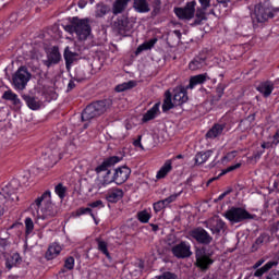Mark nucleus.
I'll use <instances>...</instances> for the list:
<instances>
[{
  "mask_svg": "<svg viewBox=\"0 0 279 279\" xmlns=\"http://www.w3.org/2000/svg\"><path fill=\"white\" fill-rule=\"evenodd\" d=\"M33 217L36 219H45L46 217H56L58 209L56 205L51 203V192L46 191L41 196L35 199V203L31 205Z\"/></svg>",
  "mask_w": 279,
  "mask_h": 279,
  "instance_id": "1",
  "label": "nucleus"
},
{
  "mask_svg": "<svg viewBox=\"0 0 279 279\" xmlns=\"http://www.w3.org/2000/svg\"><path fill=\"white\" fill-rule=\"evenodd\" d=\"M21 183L19 180L13 179L9 184L2 187L0 192V217L3 216V213L14 204L19 202L16 191H19Z\"/></svg>",
  "mask_w": 279,
  "mask_h": 279,
  "instance_id": "2",
  "label": "nucleus"
},
{
  "mask_svg": "<svg viewBox=\"0 0 279 279\" xmlns=\"http://www.w3.org/2000/svg\"><path fill=\"white\" fill-rule=\"evenodd\" d=\"M279 12V8H271L268 3L255 4L251 11V19L254 27L267 23L269 19H274L276 13Z\"/></svg>",
  "mask_w": 279,
  "mask_h": 279,
  "instance_id": "3",
  "label": "nucleus"
},
{
  "mask_svg": "<svg viewBox=\"0 0 279 279\" xmlns=\"http://www.w3.org/2000/svg\"><path fill=\"white\" fill-rule=\"evenodd\" d=\"M186 90H189L186 87H175L173 89V101L171 100V92L167 90L162 104L163 112H168V110H171L174 106H182V104H186L189 101V94Z\"/></svg>",
  "mask_w": 279,
  "mask_h": 279,
  "instance_id": "4",
  "label": "nucleus"
},
{
  "mask_svg": "<svg viewBox=\"0 0 279 279\" xmlns=\"http://www.w3.org/2000/svg\"><path fill=\"white\" fill-rule=\"evenodd\" d=\"M110 106L106 100H99L88 105L84 111L82 112L81 119L82 121H93V119H97V117H101Z\"/></svg>",
  "mask_w": 279,
  "mask_h": 279,
  "instance_id": "5",
  "label": "nucleus"
},
{
  "mask_svg": "<svg viewBox=\"0 0 279 279\" xmlns=\"http://www.w3.org/2000/svg\"><path fill=\"white\" fill-rule=\"evenodd\" d=\"M65 32L69 34H76L78 40H86L90 36V25L87 20L73 19L72 24L65 26Z\"/></svg>",
  "mask_w": 279,
  "mask_h": 279,
  "instance_id": "6",
  "label": "nucleus"
},
{
  "mask_svg": "<svg viewBox=\"0 0 279 279\" xmlns=\"http://www.w3.org/2000/svg\"><path fill=\"white\" fill-rule=\"evenodd\" d=\"M223 217L231 221L232 223H241V221H245V219H254L252 214H248L247 210L241 207H232L228 209Z\"/></svg>",
  "mask_w": 279,
  "mask_h": 279,
  "instance_id": "7",
  "label": "nucleus"
},
{
  "mask_svg": "<svg viewBox=\"0 0 279 279\" xmlns=\"http://www.w3.org/2000/svg\"><path fill=\"white\" fill-rule=\"evenodd\" d=\"M205 226L216 236H220L222 232H226V222L219 216H214L205 221Z\"/></svg>",
  "mask_w": 279,
  "mask_h": 279,
  "instance_id": "8",
  "label": "nucleus"
},
{
  "mask_svg": "<svg viewBox=\"0 0 279 279\" xmlns=\"http://www.w3.org/2000/svg\"><path fill=\"white\" fill-rule=\"evenodd\" d=\"M195 5H197L195 1L187 2L184 8H175L174 14L178 19H181V21H191V19L195 16Z\"/></svg>",
  "mask_w": 279,
  "mask_h": 279,
  "instance_id": "9",
  "label": "nucleus"
},
{
  "mask_svg": "<svg viewBox=\"0 0 279 279\" xmlns=\"http://www.w3.org/2000/svg\"><path fill=\"white\" fill-rule=\"evenodd\" d=\"M190 236L197 241V243H201L202 245H210L213 243V238L208 231H206L204 228L198 227L190 231Z\"/></svg>",
  "mask_w": 279,
  "mask_h": 279,
  "instance_id": "10",
  "label": "nucleus"
},
{
  "mask_svg": "<svg viewBox=\"0 0 279 279\" xmlns=\"http://www.w3.org/2000/svg\"><path fill=\"white\" fill-rule=\"evenodd\" d=\"M29 80H32V74H29V72L17 71L13 74V86L16 90H25Z\"/></svg>",
  "mask_w": 279,
  "mask_h": 279,
  "instance_id": "11",
  "label": "nucleus"
},
{
  "mask_svg": "<svg viewBox=\"0 0 279 279\" xmlns=\"http://www.w3.org/2000/svg\"><path fill=\"white\" fill-rule=\"evenodd\" d=\"M171 252L175 258H190L193 256L191 252V244L189 242H181L171 248Z\"/></svg>",
  "mask_w": 279,
  "mask_h": 279,
  "instance_id": "12",
  "label": "nucleus"
},
{
  "mask_svg": "<svg viewBox=\"0 0 279 279\" xmlns=\"http://www.w3.org/2000/svg\"><path fill=\"white\" fill-rule=\"evenodd\" d=\"M2 99H4V101H10L15 112L21 111V108H23V101H21V98H19V95L12 92V89L5 90L2 95Z\"/></svg>",
  "mask_w": 279,
  "mask_h": 279,
  "instance_id": "13",
  "label": "nucleus"
},
{
  "mask_svg": "<svg viewBox=\"0 0 279 279\" xmlns=\"http://www.w3.org/2000/svg\"><path fill=\"white\" fill-rule=\"evenodd\" d=\"M132 173V170L128 168L126 166L119 167L114 170L112 182H116L117 184H123L130 178V174Z\"/></svg>",
  "mask_w": 279,
  "mask_h": 279,
  "instance_id": "14",
  "label": "nucleus"
},
{
  "mask_svg": "<svg viewBox=\"0 0 279 279\" xmlns=\"http://www.w3.org/2000/svg\"><path fill=\"white\" fill-rule=\"evenodd\" d=\"M60 158H62L60 150L58 148H53L52 150H48L46 154H44V165H46L48 168L53 167L58 163Z\"/></svg>",
  "mask_w": 279,
  "mask_h": 279,
  "instance_id": "15",
  "label": "nucleus"
},
{
  "mask_svg": "<svg viewBox=\"0 0 279 279\" xmlns=\"http://www.w3.org/2000/svg\"><path fill=\"white\" fill-rule=\"evenodd\" d=\"M114 27L118 28L120 34H125V32H130L134 27V22L125 16H121L114 22Z\"/></svg>",
  "mask_w": 279,
  "mask_h": 279,
  "instance_id": "16",
  "label": "nucleus"
},
{
  "mask_svg": "<svg viewBox=\"0 0 279 279\" xmlns=\"http://www.w3.org/2000/svg\"><path fill=\"white\" fill-rule=\"evenodd\" d=\"M123 160V157L119 156H112L102 161L100 166L96 168L97 173H101V171H108L109 167H114V165L121 162Z\"/></svg>",
  "mask_w": 279,
  "mask_h": 279,
  "instance_id": "17",
  "label": "nucleus"
},
{
  "mask_svg": "<svg viewBox=\"0 0 279 279\" xmlns=\"http://www.w3.org/2000/svg\"><path fill=\"white\" fill-rule=\"evenodd\" d=\"M22 99L25 101L29 110H40V108H43V101H40L36 96L23 95Z\"/></svg>",
  "mask_w": 279,
  "mask_h": 279,
  "instance_id": "18",
  "label": "nucleus"
},
{
  "mask_svg": "<svg viewBox=\"0 0 279 279\" xmlns=\"http://www.w3.org/2000/svg\"><path fill=\"white\" fill-rule=\"evenodd\" d=\"M274 88H275L274 82L264 81L257 85L256 90H258V93H260L263 97L267 98L271 95V93H274Z\"/></svg>",
  "mask_w": 279,
  "mask_h": 279,
  "instance_id": "19",
  "label": "nucleus"
},
{
  "mask_svg": "<svg viewBox=\"0 0 279 279\" xmlns=\"http://www.w3.org/2000/svg\"><path fill=\"white\" fill-rule=\"evenodd\" d=\"M78 58H80V52H74L69 47L65 48L64 60H65V65L68 70L71 69V65L73 64V62H75V60H77Z\"/></svg>",
  "mask_w": 279,
  "mask_h": 279,
  "instance_id": "20",
  "label": "nucleus"
},
{
  "mask_svg": "<svg viewBox=\"0 0 279 279\" xmlns=\"http://www.w3.org/2000/svg\"><path fill=\"white\" fill-rule=\"evenodd\" d=\"M123 198V190L121 189H111L107 193V201L111 204H117L119 199Z\"/></svg>",
  "mask_w": 279,
  "mask_h": 279,
  "instance_id": "21",
  "label": "nucleus"
},
{
  "mask_svg": "<svg viewBox=\"0 0 279 279\" xmlns=\"http://www.w3.org/2000/svg\"><path fill=\"white\" fill-rule=\"evenodd\" d=\"M160 113V105L155 104L153 108H150L144 116L142 121L144 123H147V121H153V119H156L158 114Z\"/></svg>",
  "mask_w": 279,
  "mask_h": 279,
  "instance_id": "22",
  "label": "nucleus"
},
{
  "mask_svg": "<svg viewBox=\"0 0 279 279\" xmlns=\"http://www.w3.org/2000/svg\"><path fill=\"white\" fill-rule=\"evenodd\" d=\"M60 252H62V246L58 243H52L46 252V258L48 260H53V258L60 255Z\"/></svg>",
  "mask_w": 279,
  "mask_h": 279,
  "instance_id": "23",
  "label": "nucleus"
},
{
  "mask_svg": "<svg viewBox=\"0 0 279 279\" xmlns=\"http://www.w3.org/2000/svg\"><path fill=\"white\" fill-rule=\"evenodd\" d=\"M133 8L136 12H140L141 14H145L147 12H150L151 10L147 0H134Z\"/></svg>",
  "mask_w": 279,
  "mask_h": 279,
  "instance_id": "24",
  "label": "nucleus"
},
{
  "mask_svg": "<svg viewBox=\"0 0 279 279\" xmlns=\"http://www.w3.org/2000/svg\"><path fill=\"white\" fill-rule=\"evenodd\" d=\"M60 62V51L58 48L53 47L48 53V60L44 62L46 66H51V64H58Z\"/></svg>",
  "mask_w": 279,
  "mask_h": 279,
  "instance_id": "25",
  "label": "nucleus"
},
{
  "mask_svg": "<svg viewBox=\"0 0 279 279\" xmlns=\"http://www.w3.org/2000/svg\"><path fill=\"white\" fill-rule=\"evenodd\" d=\"M207 80H209L207 73L192 76L190 80V84L186 86V88L193 89L195 88V86H197V84H204V82H206Z\"/></svg>",
  "mask_w": 279,
  "mask_h": 279,
  "instance_id": "26",
  "label": "nucleus"
},
{
  "mask_svg": "<svg viewBox=\"0 0 279 279\" xmlns=\"http://www.w3.org/2000/svg\"><path fill=\"white\" fill-rule=\"evenodd\" d=\"M223 124H215L207 133L206 138H217V136H221L225 130Z\"/></svg>",
  "mask_w": 279,
  "mask_h": 279,
  "instance_id": "27",
  "label": "nucleus"
},
{
  "mask_svg": "<svg viewBox=\"0 0 279 279\" xmlns=\"http://www.w3.org/2000/svg\"><path fill=\"white\" fill-rule=\"evenodd\" d=\"M130 0H116L112 5L113 14H121L128 8Z\"/></svg>",
  "mask_w": 279,
  "mask_h": 279,
  "instance_id": "28",
  "label": "nucleus"
},
{
  "mask_svg": "<svg viewBox=\"0 0 279 279\" xmlns=\"http://www.w3.org/2000/svg\"><path fill=\"white\" fill-rule=\"evenodd\" d=\"M136 86H137L136 81L124 82L116 86V92L125 93V90H132V88H136Z\"/></svg>",
  "mask_w": 279,
  "mask_h": 279,
  "instance_id": "29",
  "label": "nucleus"
},
{
  "mask_svg": "<svg viewBox=\"0 0 279 279\" xmlns=\"http://www.w3.org/2000/svg\"><path fill=\"white\" fill-rule=\"evenodd\" d=\"M276 265H278V262L266 263L262 268L257 269L254 272L255 278H260V276H263L264 274H267V271H269V269H272L274 267H276Z\"/></svg>",
  "mask_w": 279,
  "mask_h": 279,
  "instance_id": "30",
  "label": "nucleus"
},
{
  "mask_svg": "<svg viewBox=\"0 0 279 279\" xmlns=\"http://www.w3.org/2000/svg\"><path fill=\"white\" fill-rule=\"evenodd\" d=\"M210 156H213V150L197 153L195 156L196 165H204V162L208 161V158H210Z\"/></svg>",
  "mask_w": 279,
  "mask_h": 279,
  "instance_id": "31",
  "label": "nucleus"
},
{
  "mask_svg": "<svg viewBox=\"0 0 279 279\" xmlns=\"http://www.w3.org/2000/svg\"><path fill=\"white\" fill-rule=\"evenodd\" d=\"M206 66V61L204 58H195L191 63H190V69L191 71H199Z\"/></svg>",
  "mask_w": 279,
  "mask_h": 279,
  "instance_id": "32",
  "label": "nucleus"
},
{
  "mask_svg": "<svg viewBox=\"0 0 279 279\" xmlns=\"http://www.w3.org/2000/svg\"><path fill=\"white\" fill-rule=\"evenodd\" d=\"M196 265L201 269H208V266L213 265V259H210L208 256H198L196 258Z\"/></svg>",
  "mask_w": 279,
  "mask_h": 279,
  "instance_id": "33",
  "label": "nucleus"
},
{
  "mask_svg": "<svg viewBox=\"0 0 279 279\" xmlns=\"http://www.w3.org/2000/svg\"><path fill=\"white\" fill-rule=\"evenodd\" d=\"M172 166H171V160H167L165 165L160 168V170L157 172L156 178L158 180L165 178L169 171H171Z\"/></svg>",
  "mask_w": 279,
  "mask_h": 279,
  "instance_id": "34",
  "label": "nucleus"
},
{
  "mask_svg": "<svg viewBox=\"0 0 279 279\" xmlns=\"http://www.w3.org/2000/svg\"><path fill=\"white\" fill-rule=\"evenodd\" d=\"M203 21H206V9H204V7H201L196 10L194 25H202Z\"/></svg>",
  "mask_w": 279,
  "mask_h": 279,
  "instance_id": "35",
  "label": "nucleus"
},
{
  "mask_svg": "<svg viewBox=\"0 0 279 279\" xmlns=\"http://www.w3.org/2000/svg\"><path fill=\"white\" fill-rule=\"evenodd\" d=\"M156 43H158V39H150V40L142 44L136 49L135 54L138 56V53H141V52L147 51V49H151V47H154L156 45Z\"/></svg>",
  "mask_w": 279,
  "mask_h": 279,
  "instance_id": "36",
  "label": "nucleus"
},
{
  "mask_svg": "<svg viewBox=\"0 0 279 279\" xmlns=\"http://www.w3.org/2000/svg\"><path fill=\"white\" fill-rule=\"evenodd\" d=\"M107 12H110V7L104 3H99L96 5L95 14L98 19L106 16Z\"/></svg>",
  "mask_w": 279,
  "mask_h": 279,
  "instance_id": "37",
  "label": "nucleus"
},
{
  "mask_svg": "<svg viewBox=\"0 0 279 279\" xmlns=\"http://www.w3.org/2000/svg\"><path fill=\"white\" fill-rule=\"evenodd\" d=\"M98 250L104 254L107 258H110V252H108V243L104 240H97Z\"/></svg>",
  "mask_w": 279,
  "mask_h": 279,
  "instance_id": "38",
  "label": "nucleus"
},
{
  "mask_svg": "<svg viewBox=\"0 0 279 279\" xmlns=\"http://www.w3.org/2000/svg\"><path fill=\"white\" fill-rule=\"evenodd\" d=\"M76 215L80 217L82 215H90V217L94 219L96 226L99 223V221H97V218H95V214H93V209H90V207H82L80 209H77Z\"/></svg>",
  "mask_w": 279,
  "mask_h": 279,
  "instance_id": "39",
  "label": "nucleus"
},
{
  "mask_svg": "<svg viewBox=\"0 0 279 279\" xmlns=\"http://www.w3.org/2000/svg\"><path fill=\"white\" fill-rule=\"evenodd\" d=\"M137 219L141 223H148L149 219H151V215L147 210H142L137 214Z\"/></svg>",
  "mask_w": 279,
  "mask_h": 279,
  "instance_id": "40",
  "label": "nucleus"
},
{
  "mask_svg": "<svg viewBox=\"0 0 279 279\" xmlns=\"http://www.w3.org/2000/svg\"><path fill=\"white\" fill-rule=\"evenodd\" d=\"M54 193H57L60 199H64V197H66V186L62 185V183H59L54 187Z\"/></svg>",
  "mask_w": 279,
  "mask_h": 279,
  "instance_id": "41",
  "label": "nucleus"
},
{
  "mask_svg": "<svg viewBox=\"0 0 279 279\" xmlns=\"http://www.w3.org/2000/svg\"><path fill=\"white\" fill-rule=\"evenodd\" d=\"M70 77L74 81V82H84V80H86V75H84V72L78 71V72H72L70 74Z\"/></svg>",
  "mask_w": 279,
  "mask_h": 279,
  "instance_id": "42",
  "label": "nucleus"
},
{
  "mask_svg": "<svg viewBox=\"0 0 279 279\" xmlns=\"http://www.w3.org/2000/svg\"><path fill=\"white\" fill-rule=\"evenodd\" d=\"M19 254H14L11 258H8L5 262V267L8 269H12V267H14V265H16V263H19Z\"/></svg>",
  "mask_w": 279,
  "mask_h": 279,
  "instance_id": "43",
  "label": "nucleus"
},
{
  "mask_svg": "<svg viewBox=\"0 0 279 279\" xmlns=\"http://www.w3.org/2000/svg\"><path fill=\"white\" fill-rule=\"evenodd\" d=\"M162 5V0H153V14L156 16V14L160 13V9Z\"/></svg>",
  "mask_w": 279,
  "mask_h": 279,
  "instance_id": "44",
  "label": "nucleus"
},
{
  "mask_svg": "<svg viewBox=\"0 0 279 279\" xmlns=\"http://www.w3.org/2000/svg\"><path fill=\"white\" fill-rule=\"evenodd\" d=\"M73 267H75V258H73V256H70L64 262V268L69 269V271H71V269H73Z\"/></svg>",
  "mask_w": 279,
  "mask_h": 279,
  "instance_id": "45",
  "label": "nucleus"
},
{
  "mask_svg": "<svg viewBox=\"0 0 279 279\" xmlns=\"http://www.w3.org/2000/svg\"><path fill=\"white\" fill-rule=\"evenodd\" d=\"M25 228L26 234H31V232L34 230V220H32V218L25 219Z\"/></svg>",
  "mask_w": 279,
  "mask_h": 279,
  "instance_id": "46",
  "label": "nucleus"
},
{
  "mask_svg": "<svg viewBox=\"0 0 279 279\" xmlns=\"http://www.w3.org/2000/svg\"><path fill=\"white\" fill-rule=\"evenodd\" d=\"M267 239H269V236H268L266 233L260 234V235L256 239L255 245H257V247H259V245H263V243H264L265 241H267Z\"/></svg>",
  "mask_w": 279,
  "mask_h": 279,
  "instance_id": "47",
  "label": "nucleus"
},
{
  "mask_svg": "<svg viewBox=\"0 0 279 279\" xmlns=\"http://www.w3.org/2000/svg\"><path fill=\"white\" fill-rule=\"evenodd\" d=\"M240 167H241V163H235L233 166H230L226 170H222L220 175H226V173H230V171H235V169H239Z\"/></svg>",
  "mask_w": 279,
  "mask_h": 279,
  "instance_id": "48",
  "label": "nucleus"
},
{
  "mask_svg": "<svg viewBox=\"0 0 279 279\" xmlns=\"http://www.w3.org/2000/svg\"><path fill=\"white\" fill-rule=\"evenodd\" d=\"M88 206H89V208H104V202L95 201L93 203H89Z\"/></svg>",
  "mask_w": 279,
  "mask_h": 279,
  "instance_id": "49",
  "label": "nucleus"
},
{
  "mask_svg": "<svg viewBox=\"0 0 279 279\" xmlns=\"http://www.w3.org/2000/svg\"><path fill=\"white\" fill-rule=\"evenodd\" d=\"M263 154H265V151L257 150L256 153L253 154V156L251 157V160L258 162V160H260V156H263Z\"/></svg>",
  "mask_w": 279,
  "mask_h": 279,
  "instance_id": "50",
  "label": "nucleus"
},
{
  "mask_svg": "<svg viewBox=\"0 0 279 279\" xmlns=\"http://www.w3.org/2000/svg\"><path fill=\"white\" fill-rule=\"evenodd\" d=\"M180 196V194H172L169 197L166 198V202L169 204H173V202H175L178 199V197Z\"/></svg>",
  "mask_w": 279,
  "mask_h": 279,
  "instance_id": "51",
  "label": "nucleus"
},
{
  "mask_svg": "<svg viewBox=\"0 0 279 279\" xmlns=\"http://www.w3.org/2000/svg\"><path fill=\"white\" fill-rule=\"evenodd\" d=\"M210 1L211 0H198V2L201 3V7L204 10H208V8H210Z\"/></svg>",
  "mask_w": 279,
  "mask_h": 279,
  "instance_id": "52",
  "label": "nucleus"
},
{
  "mask_svg": "<svg viewBox=\"0 0 279 279\" xmlns=\"http://www.w3.org/2000/svg\"><path fill=\"white\" fill-rule=\"evenodd\" d=\"M163 208L165 206L162 205V203H160V201L154 204L155 213H160V210H163Z\"/></svg>",
  "mask_w": 279,
  "mask_h": 279,
  "instance_id": "53",
  "label": "nucleus"
},
{
  "mask_svg": "<svg viewBox=\"0 0 279 279\" xmlns=\"http://www.w3.org/2000/svg\"><path fill=\"white\" fill-rule=\"evenodd\" d=\"M142 138H143V135H138L137 140L133 142L134 147H140V149H144L143 144H141Z\"/></svg>",
  "mask_w": 279,
  "mask_h": 279,
  "instance_id": "54",
  "label": "nucleus"
},
{
  "mask_svg": "<svg viewBox=\"0 0 279 279\" xmlns=\"http://www.w3.org/2000/svg\"><path fill=\"white\" fill-rule=\"evenodd\" d=\"M40 56L39 54H37L36 56V59H33V63H32V65L29 66V69H33V70H38V58H39Z\"/></svg>",
  "mask_w": 279,
  "mask_h": 279,
  "instance_id": "55",
  "label": "nucleus"
},
{
  "mask_svg": "<svg viewBox=\"0 0 279 279\" xmlns=\"http://www.w3.org/2000/svg\"><path fill=\"white\" fill-rule=\"evenodd\" d=\"M266 279H279V271H272L270 272Z\"/></svg>",
  "mask_w": 279,
  "mask_h": 279,
  "instance_id": "56",
  "label": "nucleus"
},
{
  "mask_svg": "<svg viewBox=\"0 0 279 279\" xmlns=\"http://www.w3.org/2000/svg\"><path fill=\"white\" fill-rule=\"evenodd\" d=\"M73 81H74V80H71V81L69 82V84H68V89H66L68 93L71 92V90H73V89L75 88V83H74Z\"/></svg>",
  "mask_w": 279,
  "mask_h": 279,
  "instance_id": "57",
  "label": "nucleus"
},
{
  "mask_svg": "<svg viewBox=\"0 0 279 279\" xmlns=\"http://www.w3.org/2000/svg\"><path fill=\"white\" fill-rule=\"evenodd\" d=\"M263 263H265V259H259L257 260L254 266H253V269H258V267H260V265H263Z\"/></svg>",
  "mask_w": 279,
  "mask_h": 279,
  "instance_id": "58",
  "label": "nucleus"
},
{
  "mask_svg": "<svg viewBox=\"0 0 279 279\" xmlns=\"http://www.w3.org/2000/svg\"><path fill=\"white\" fill-rule=\"evenodd\" d=\"M230 191L223 192L222 194H220L218 196V202H221V199H223V197H226V195H229Z\"/></svg>",
  "mask_w": 279,
  "mask_h": 279,
  "instance_id": "59",
  "label": "nucleus"
},
{
  "mask_svg": "<svg viewBox=\"0 0 279 279\" xmlns=\"http://www.w3.org/2000/svg\"><path fill=\"white\" fill-rule=\"evenodd\" d=\"M159 202L163 206V208H167V206H169V203H167V198L159 201Z\"/></svg>",
  "mask_w": 279,
  "mask_h": 279,
  "instance_id": "60",
  "label": "nucleus"
},
{
  "mask_svg": "<svg viewBox=\"0 0 279 279\" xmlns=\"http://www.w3.org/2000/svg\"><path fill=\"white\" fill-rule=\"evenodd\" d=\"M274 138H275V141H277V143H279V130L275 134Z\"/></svg>",
  "mask_w": 279,
  "mask_h": 279,
  "instance_id": "61",
  "label": "nucleus"
},
{
  "mask_svg": "<svg viewBox=\"0 0 279 279\" xmlns=\"http://www.w3.org/2000/svg\"><path fill=\"white\" fill-rule=\"evenodd\" d=\"M17 71H27V68L24 65H21L20 68H17Z\"/></svg>",
  "mask_w": 279,
  "mask_h": 279,
  "instance_id": "62",
  "label": "nucleus"
},
{
  "mask_svg": "<svg viewBox=\"0 0 279 279\" xmlns=\"http://www.w3.org/2000/svg\"><path fill=\"white\" fill-rule=\"evenodd\" d=\"M174 34L178 36V38L182 36V33H180V31H174Z\"/></svg>",
  "mask_w": 279,
  "mask_h": 279,
  "instance_id": "63",
  "label": "nucleus"
},
{
  "mask_svg": "<svg viewBox=\"0 0 279 279\" xmlns=\"http://www.w3.org/2000/svg\"><path fill=\"white\" fill-rule=\"evenodd\" d=\"M151 228H153L154 232L158 231V226L157 225H151Z\"/></svg>",
  "mask_w": 279,
  "mask_h": 279,
  "instance_id": "64",
  "label": "nucleus"
}]
</instances>
